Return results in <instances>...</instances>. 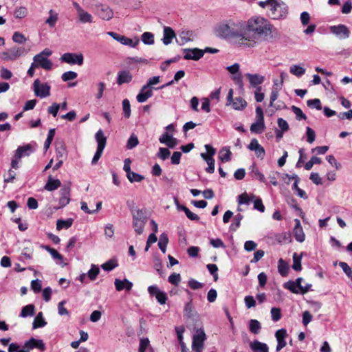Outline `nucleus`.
Wrapping results in <instances>:
<instances>
[{"mask_svg":"<svg viewBox=\"0 0 352 352\" xmlns=\"http://www.w3.org/2000/svg\"><path fill=\"white\" fill-rule=\"evenodd\" d=\"M231 104L232 105L234 109L237 111H242L246 107L247 102L242 98L237 97L234 100Z\"/></svg>","mask_w":352,"mask_h":352,"instance_id":"nucleus-34","label":"nucleus"},{"mask_svg":"<svg viewBox=\"0 0 352 352\" xmlns=\"http://www.w3.org/2000/svg\"><path fill=\"white\" fill-rule=\"evenodd\" d=\"M47 324V322L44 320L43 317V313L39 312L36 316L35 317L34 322L32 323V328L37 329L40 327H43Z\"/></svg>","mask_w":352,"mask_h":352,"instance_id":"nucleus-35","label":"nucleus"},{"mask_svg":"<svg viewBox=\"0 0 352 352\" xmlns=\"http://www.w3.org/2000/svg\"><path fill=\"white\" fill-rule=\"evenodd\" d=\"M107 34L111 36L113 39L118 41L120 43L124 45H129L132 47H135L139 43V39H136L135 41H133L132 39L127 38L124 36L120 35L113 32H108Z\"/></svg>","mask_w":352,"mask_h":352,"instance_id":"nucleus-15","label":"nucleus"},{"mask_svg":"<svg viewBox=\"0 0 352 352\" xmlns=\"http://www.w3.org/2000/svg\"><path fill=\"white\" fill-rule=\"evenodd\" d=\"M245 76L249 80L250 84L252 87H255L257 91H261L262 88L259 85L265 80L263 76L258 74L248 73L245 74Z\"/></svg>","mask_w":352,"mask_h":352,"instance_id":"nucleus-16","label":"nucleus"},{"mask_svg":"<svg viewBox=\"0 0 352 352\" xmlns=\"http://www.w3.org/2000/svg\"><path fill=\"white\" fill-rule=\"evenodd\" d=\"M206 338V333L203 329H199L192 337V349L195 352H201L204 348V343Z\"/></svg>","mask_w":352,"mask_h":352,"instance_id":"nucleus-9","label":"nucleus"},{"mask_svg":"<svg viewBox=\"0 0 352 352\" xmlns=\"http://www.w3.org/2000/svg\"><path fill=\"white\" fill-rule=\"evenodd\" d=\"M287 336V330L285 329H280L276 331L275 337L277 340L276 351H280L283 348L286 346V342L285 339Z\"/></svg>","mask_w":352,"mask_h":352,"instance_id":"nucleus-20","label":"nucleus"},{"mask_svg":"<svg viewBox=\"0 0 352 352\" xmlns=\"http://www.w3.org/2000/svg\"><path fill=\"white\" fill-rule=\"evenodd\" d=\"M73 219L69 218L66 220L58 219L56 221V229L60 230L63 228L67 229L70 228L73 223Z\"/></svg>","mask_w":352,"mask_h":352,"instance_id":"nucleus-36","label":"nucleus"},{"mask_svg":"<svg viewBox=\"0 0 352 352\" xmlns=\"http://www.w3.org/2000/svg\"><path fill=\"white\" fill-rule=\"evenodd\" d=\"M295 227L293 230L294 236L298 242L302 243L305 239V235L303 232L300 221L296 219H295Z\"/></svg>","mask_w":352,"mask_h":352,"instance_id":"nucleus-22","label":"nucleus"},{"mask_svg":"<svg viewBox=\"0 0 352 352\" xmlns=\"http://www.w3.org/2000/svg\"><path fill=\"white\" fill-rule=\"evenodd\" d=\"M217 36L225 38H239L243 41L250 38L245 30V21L230 19L223 21L215 28Z\"/></svg>","mask_w":352,"mask_h":352,"instance_id":"nucleus-2","label":"nucleus"},{"mask_svg":"<svg viewBox=\"0 0 352 352\" xmlns=\"http://www.w3.org/2000/svg\"><path fill=\"white\" fill-rule=\"evenodd\" d=\"M28 10L25 7H19L14 10V16L16 19H23L26 16Z\"/></svg>","mask_w":352,"mask_h":352,"instance_id":"nucleus-51","label":"nucleus"},{"mask_svg":"<svg viewBox=\"0 0 352 352\" xmlns=\"http://www.w3.org/2000/svg\"><path fill=\"white\" fill-rule=\"evenodd\" d=\"M231 155L232 153L229 147L224 146L219 151V159L222 162H228L231 160Z\"/></svg>","mask_w":352,"mask_h":352,"instance_id":"nucleus-33","label":"nucleus"},{"mask_svg":"<svg viewBox=\"0 0 352 352\" xmlns=\"http://www.w3.org/2000/svg\"><path fill=\"white\" fill-rule=\"evenodd\" d=\"M289 72L297 77H301L305 73V69L298 65H293L289 68Z\"/></svg>","mask_w":352,"mask_h":352,"instance_id":"nucleus-40","label":"nucleus"},{"mask_svg":"<svg viewBox=\"0 0 352 352\" xmlns=\"http://www.w3.org/2000/svg\"><path fill=\"white\" fill-rule=\"evenodd\" d=\"M61 185V182L58 179H54L51 175L47 178V181L44 188L47 191H54L58 189Z\"/></svg>","mask_w":352,"mask_h":352,"instance_id":"nucleus-28","label":"nucleus"},{"mask_svg":"<svg viewBox=\"0 0 352 352\" xmlns=\"http://www.w3.org/2000/svg\"><path fill=\"white\" fill-rule=\"evenodd\" d=\"M26 51L23 47L14 46L1 54L0 58L4 60H15L24 56Z\"/></svg>","mask_w":352,"mask_h":352,"instance_id":"nucleus-8","label":"nucleus"},{"mask_svg":"<svg viewBox=\"0 0 352 352\" xmlns=\"http://www.w3.org/2000/svg\"><path fill=\"white\" fill-rule=\"evenodd\" d=\"M114 284L116 290L119 292L123 289H126L127 292H129L131 290L133 287V283L129 281L126 278H124L123 280L116 278L115 280Z\"/></svg>","mask_w":352,"mask_h":352,"instance_id":"nucleus-26","label":"nucleus"},{"mask_svg":"<svg viewBox=\"0 0 352 352\" xmlns=\"http://www.w3.org/2000/svg\"><path fill=\"white\" fill-rule=\"evenodd\" d=\"M34 151V148L30 144L19 146L15 153V157L21 159L23 157L29 156Z\"/></svg>","mask_w":352,"mask_h":352,"instance_id":"nucleus-23","label":"nucleus"},{"mask_svg":"<svg viewBox=\"0 0 352 352\" xmlns=\"http://www.w3.org/2000/svg\"><path fill=\"white\" fill-rule=\"evenodd\" d=\"M183 51L184 53V58L185 60H199L204 55V52L198 48H186L184 49Z\"/></svg>","mask_w":352,"mask_h":352,"instance_id":"nucleus-14","label":"nucleus"},{"mask_svg":"<svg viewBox=\"0 0 352 352\" xmlns=\"http://www.w3.org/2000/svg\"><path fill=\"white\" fill-rule=\"evenodd\" d=\"M307 104L310 108H316L317 110L322 109V105H321L320 100L318 98L308 100L307 101Z\"/></svg>","mask_w":352,"mask_h":352,"instance_id":"nucleus-55","label":"nucleus"},{"mask_svg":"<svg viewBox=\"0 0 352 352\" xmlns=\"http://www.w3.org/2000/svg\"><path fill=\"white\" fill-rule=\"evenodd\" d=\"M34 94L36 96L45 98L50 95L51 87L47 82H42L38 78L32 85Z\"/></svg>","mask_w":352,"mask_h":352,"instance_id":"nucleus-6","label":"nucleus"},{"mask_svg":"<svg viewBox=\"0 0 352 352\" xmlns=\"http://www.w3.org/2000/svg\"><path fill=\"white\" fill-rule=\"evenodd\" d=\"M71 188L69 185H65L60 190V197L59 199V206L58 208H63L70 201Z\"/></svg>","mask_w":352,"mask_h":352,"instance_id":"nucleus-19","label":"nucleus"},{"mask_svg":"<svg viewBox=\"0 0 352 352\" xmlns=\"http://www.w3.org/2000/svg\"><path fill=\"white\" fill-rule=\"evenodd\" d=\"M278 270L280 274L283 276H285L288 274V265L287 263L282 258H280L278 262Z\"/></svg>","mask_w":352,"mask_h":352,"instance_id":"nucleus-41","label":"nucleus"},{"mask_svg":"<svg viewBox=\"0 0 352 352\" xmlns=\"http://www.w3.org/2000/svg\"><path fill=\"white\" fill-rule=\"evenodd\" d=\"M95 138L98 143V147L97 151L95 153V155L91 161L92 164H96L100 158V157L102 156V152L105 148L107 142V138L101 129L97 131V133L95 135Z\"/></svg>","mask_w":352,"mask_h":352,"instance_id":"nucleus-7","label":"nucleus"},{"mask_svg":"<svg viewBox=\"0 0 352 352\" xmlns=\"http://www.w3.org/2000/svg\"><path fill=\"white\" fill-rule=\"evenodd\" d=\"M272 319L274 322L278 321L281 318V311L279 308L273 307L271 309Z\"/></svg>","mask_w":352,"mask_h":352,"instance_id":"nucleus-60","label":"nucleus"},{"mask_svg":"<svg viewBox=\"0 0 352 352\" xmlns=\"http://www.w3.org/2000/svg\"><path fill=\"white\" fill-rule=\"evenodd\" d=\"M170 155V151L166 148H160L159 151L157 153V157L162 160H165L169 157Z\"/></svg>","mask_w":352,"mask_h":352,"instance_id":"nucleus-58","label":"nucleus"},{"mask_svg":"<svg viewBox=\"0 0 352 352\" xmlns=\"http://www.w3.org/2000/svg\"><path fill=\"white\" fill-rule=\"evenodd\" d=\"M173 38H176V34L173 29L170 27H164L162 41L165 45H168L172 43Z\"/></svg>","mask_w":352,"mask_h":352,"instance_id":"nucleus-24","label":"nucleus"},{"mask_svg":"<svg viewBox=\"0 0 352 352\" xmlns=\"http://www.w3.org/2000/svg\"><path fill=\"white\" fill-rule=\"evenodd\" d=\"M205 148L207 153H201V157L206 162L208 157H213L216 153V150L210 144H206Z\"/></svg>","mask_w":352,"mask_h":352,"instance_id":"nucleus-43","label":"nucleus"},{"mask_svg":"<svg viewBox=\"0 0 352 352\" xmlns=\"http://www.w3.org/2000/svg\"><path fill=\"white\" fill-rule=\"evenodd\" d=\"M73 6L75 8L78 21L80 23H94L93 16L85 10L77 2H73Z\"/></svg>","mask_w":352,"mask_h":352,"instance_id":"nucleus-11","label":"nucleus"},{"mask_svg":"<svg viewBox=\"0 0 352 352\" xmlns=\"http://www.w3.org/2000/svg\"><path fill=\"white\" fill-rule=\"evenodd\" d=\"M25 347L28 348L30 351L34 348L38 349L41 351H44L45 349V344L42 340H38L34 338L25 342Z\"/></svg>","mask_w":352,"mask_h":352,"instance_id":"nucleus-27","label":"nucleus"},{"mask_svg":"<svg viewBox=\"0 0 352 352\" xmlns=\"http://www.w3.org/2000/svg\"><path fill=\"white\" fill-rule=\"evenodd\" d=\"M301 255H298L296 252L293 254V265L292 268L295 271H300L301 267Z\"/></svg>","mask_w":352,"mask_h":352,"instance_id":"nucleus-44","label":"nucleus"},{"mask_svg":"<svg viewBox=\"0 0 352 352\" xmlns=\"http://www.w3.org/2000/svg\"><path fill=\"white\" fill-rule=\"evenodd\" d=\"M331 34H334L340 39H346L349 37L350 31L346 25L340 24L338 25H332L329 28Z\"/></svg>","mask_w":352,"mask_h":352,"instance_id":"nucleus-12","label":"nucleus"},{"mask_svg":"<svg viewBox=\"0 0 352 352\" xmlns=\"http://www.w3.org/2000/svg\"><path fill=\"white\" fill-rule=\"evenodd\" d=\"M277 124L279 127V130L283 131H287L289 130V124L287 122L284 120L283 118H278L277 120Z\"/></svg>","mask_w":352,"mask_h":352,"instance_id":"nucleus-64","label":"nucleus"},{"mask_svg":"<svg viewBox=\"0 0 352 352\" xmlns=\"http://www.w3.org/2000/svg\"><path fill=\"white\" fill-rule=\"evenodd\" d=\"M182 210L185 212L189 219L192 221H198L199 219V216L191 212L187 207H182Z\"/></svg>","mask_w":352,"mask_h":352,"instance_id":"nucleus-62","label":"nucleus"},{"mask_svg":"<svg viewBox=\"0 0 352 352\" xmlns=\"http://www.w3.org/2000/svg\"><path fill=\"white\" fill-rule=\"evenodd\" d=\"M141 39L145 45H153L154 43V35L151 32H144L142 34Z\"/></svg>","mask_w":352,"mask_h":352,"instance_id":"nucleus-45","label":"nucleus"},{"mask_svg":"<svg viewBox=\"0 0 352 352\" xmlns=\"http://www.w3.org/2000/svg\"><path fill=\"white\" fill-rule=\"evenodd\" d=\"M253 352H269V348L265 343L255 340L250 344Z\"/></svg>","mask_w":352,"mask_h":352,"instance_id":"nucleus-32","label":"nucleus"},{"mask_svg":"<svg viewBox=\"0 0 352 352\" xmlns=\"http://www.w3.org/2000/svg\"><path fill=\"white\" fill-rule=\"evenodd\" d=\"M168 243V237L166 233H162L160 236L158 246L163 253L166 252V246Z\"/></svg>","mask_w":352,"mask_h":352,"instance_id":"nucleus-39","label":"nucleus"},{"mask_svg":"<svg viewBox=\"0 0 352 352\" xmlns=\"http://www.w3.org/2000/svg\"><path fill=\"white\" fill-rule=\"evenodd\" d=\"M339 265L342 269L343 272L346 274L347 277L352 280V270L349 265L345 262H340Z\"/></svg>","mask_w":352,"mask_h":352,"instance_id":"nucleus-59","label":"nucleus"},{"mask_svg":"<svg viewBox=\"0 0 352 352\" xmlns=\"http://www.w3.org/2000/svg\"><path fill=\"white\" fill-rule=\"evenodd\" d=\"M122 109L124 117L129 118L131 116V104L129 100L126 98L122 101Z\"/></svg>","mask_w":352,"mask_h":352,"instance_id":"nucleus-49","label":"nucleus"},{"mask_svg":"<svg viewBox=\"0 0 352 352\" xmlns=\"http://www.w3.org/2000/svg\"><path fill=\"white\" fill-rule=\"evenodd\" d=\"M118 266L116 261L113 260H109L107 262L103 263L101 267L105 271H111Z\"/></svg>","mask_w":352,"mask_h":352,"instance_id":"nucleus-56","label":"nucleus"},{"mask_svg":"<svg viewBox=\"0 0 352 352\" xmlns=\"http://www.w3.org/2000/svg\"><path fill=\"white\" fill-rule=\"evenodd\" d=\"M38 68L41 67L45 70H51L53 63L47 57L42 56L41 54H36L33 57L32 62Z\"/></svg>","mask_w":352,"mask_h":352,"instance_id":"nucleus-13","label":"nucleus"},{"mask_svg":"<svg viewBox=\"0 0 352 352\" xmlns=\"http://www.w3.org/2000/svg\"><path fill=\"white\" fill-rule=\"evenodd\" d=\"M249 328L251 333L258 334L261 329V324L256 319H251L249 322Z\"/></svg>","mask_w":352,"mask_h":352,"instance_id":"nucleus-37","label":"nucleus"},{"mask_svg":"<svg viewBox=\"0 0 352 352\" xmlns=\"http://www.w3.org/2000/svg\"><path fill=\"white\" fill-rule=\"evenodd\" d=\"M97 12L99 17L102 20L109 21L113 16V12L112 9L107 5H98Z\"/></svg>","mask_w":352,"mask_h":352,"instance_id":"nucleus-18","label":"nucleus"},{"mask_svg":"<svg viewBox=\"0 0 352 352\" xmlns=\"http://www.w3.org/2000/svg\"><path fill=\"white\" fill-rule=\"evenodd\" d=\"M192 41V33L189 31H182L179 33L178 38H176V42L179 45H184L186 43Z\"/></svg>","mask_w":352,"mask_h":352,"instance_id":"nucleus-30","label":"nucleus"},{"mask_svg":"<svg viewBox=\"0 0 352 352\" xmlns=\"http://www.w3.org/2000/svg\"><path fill=\"white\" fill-rule=\"evenodd\" d=\"M77 73L73 71H68L62 74L61 78L64 82L74 80L77 78Z\"/></svg>","mask_w":352,"mask_h":352,"instance_id":"nucleus-53","label":"nucleus"},{"mask_svg":"<svg viewBox=\"0 0 352 352\" xmlns=\"http://www.w3.org/2000/svg\"><path fill=\"white\" fill-rule=\"evenodd\" d=\"M153 96L152 88H148V86L144 85L140 93L138 94L136 98L138 102L143 103L146 102L149 98Z\"/></svg>","mask_w":352,"mask_h":352,"instance_id":"nucleus-25","label":"nucleus"},{"mask_svg":"<svg viewBox=\"0 0 352 352\" xmlns=\"http://www.w3.org/2000/svg\"><path fill=\"white\" fill-rule=\"evenodd\" d=\"M133 76L129 71H120L118 74L117 83L121 85L124 83H129L132 80Z\"/></svg>","mask_w":352,"mask_h":352,"instance_id":"nucleus-29","label":"nucleus"},{"mask_svg":"<svg viewBox=\"0 0 352 352\" xmlns=\"http://www.w3.org/2000/svg\"><path fill=\"white\" fill-rule=\"evenodd\" d=\"M162 144H166L168 148H173L177 145V140L168 132L164 133L159 138Z\"/></svg>","mask_w":352,"mask_h":352,"instance_id":"nucleus-21","label":"nucleus"},{"mask_svg":"<svg viewBox=\"0 0 352 352\" xmlns=\"http://www.w3.org/2000/svg\"><path fill=\"white\" fill-rule=\"evenodd\" d=\"M243 216L241 214H236L234 218V222L230 226V229L232 230H236L239 228L241 225V221L243 219Z\"/></svg>","mask_w":352,"mask_h":352,"instance_id":"nucleus-57","label":"nucleus"},{"mask_svg":"<svg viewBox=\"0 0 352 352\" xmlns=\"http://www.w3.org/2000/svg\"><path fill=\"white\" fill-rule=\"evenodd\" d=\"M99 273V267L97 265L92 264L91 265V269L87 272V276L91 280H95Z\"/></svg>","mask_w":352,"mask_h":352,"instance_id":"nucleus-46","label":"nucleus"},{"mask_svg":"<svg viewBox=\"0 0 352 352\" xmlns=\"http://www.w3.org/2000/svg\"><path fill=\"white\" fill-rule=\"evenodd\" d=\"M184 316L187 318H195L197 317V313L195 311L191 301L187 302L184 309Z\"/></svg>","mask_w":352,"mask_h":352,"instance_id":"nucleus-31","label":"nucleus"},{"mask_svg":"<svg viewBox=\"0 0 352 352\" xmlns=\"http://www.w3.org/2000/svg\"><path fill=\"white\" fill-rule=\"evenodd\" d=\"M139 144L138 137L135 134H132L129 138L126 144V148L128 149H132Z\"/></svg>","mask_w":352,"mask_h":352,"instance_id":"nucleus-50","label":"nucleus"},{"mask_svg":"<svg viewBox=\"0 0 352 352\" xmlns=\"http://www.w3.org/2000/svg\"><path fill=\"white\" fill-rule=\"evenodd\" d=\"M49 14L50 16L46 19L45 23L53 28L55 26L58 20V14L54 13L53 10H50Z\"/></svg>","mask_w":352,"mask_h":352,"instance_id":"nucleus-47","label":"nucleus"},{"mask_svg":"<svg viewBox=\"0 0 352 352\" xmlns=\"http://www.w3.org/2000/svg\"><path fill=\"white\" fill-rule=\"evenodd\" d=\"M258 5L266 9L267 16L274 21L284 20L289 14V7L282 0H266L260 1Z\"/></svg>","mask_w":352,"mask_h":352,"instance_id":"nucleus-3","label":"nucleus"},{"mask_svg":"<svg viewBox=\"0 0 352 352\" xmlns=\"http://www.w3.org/2000/svg\"><path fill=\"white\" fill-rule=\"evenodd\" d=\"M12 40L14 43L23 44L26 41V38L23 34L15 32L12 35Z\"/></svg>","mask_w":352,"mask_h":352,"instance_id":"nucleus-54","label":"nucleus"},{"mask_svg":"<svg viewBox=\"0 0 352 352\" xmlns=\"http://www.w3.org/2000/svg\"><path fill=\"white\" fill-rule=\"evenodd\" d=\"M245 34L250 37L246 41H254L262 38L271 41L278 36V30L266 18L261 16H254L245 21Z\"/></svg>","mask_w":352,"mask_h":352,"instance_id":"nucleus-1","label":"nucleus"},{"mask_svg":"<svg viewBox=\"0 0 352 352\" xmlns=\"http://www.w3.org/2000/svg\"><path fill=\"white\" fill-rule=\"evenodd\" d=\"M240 65L239 63H234L230 66H228L226 69L232 74L233 76L232 77V80L238 84L239 86H243V80L241 73L239 71Z\"/></svg>","mask_w":352,"mask_h":352,"instance_id":"nucleus-17","label":"nucleus"},{"mask_svg":"<svg viewBox=\"0 0 352 352\" xmlns=\"http://www.w3.org/2000/svg\"><path fill=\"white\" fill-rule=\"evenodd\" d=\"M60 60L62 62L69 65H78L79 66L83 64L84 56L82 54H75L67 52L62 55Z\"/></svg>","mask_w":352,"mask_h":352,"instance_id":"nucleus-10","label":"nucleus"},{"mask_svg":"<svg viewBox=\"0 0 352 352\" xmlns=\"http://www.w3.org/2000/svg\"><path fill=\"white\" fill-rule=\"evenodd\" d=\"M34 314V306L33 305H28L22 308L20 316L25 318L32 316Z\"/></svg>","mask_w":352,"mask_h":352,"instance_id":"nucleus-42","label":"nucleus"},{"mask_svg":"<svg viewBox=\"0 0 352 352\" xmlns=\"http://www.w3.org/2000/svg\"><path fill=\"white\" fill-rule=\"evenodd\" d=\"M265 129L264 121L256 120V122L252 124L250 131L255 133H261Z\"/></svg>","mask_w":352,"mask_h":352,"instance_id":"nucleus-38","label":"nucleus"},{"mask_svg":"<svg viewBox=\"0 0 352 352\" xmlns=\"http://www.w3.org/2000/svg\"><path fill=\"white\" fill-rule=\"evenodd\" d=\"M302 278H298L295 281L289 280L284 284V287L294 294H307L311 287V284L302 285Z\"/></svg>","mask_w":352,"mask_h":352,"instance_id":"nucleus-5","label":"nucleus"},{"mask_svg":"<svg viewBox=\"0 0 352 352\" xmlns=\"http://www.w3.org/2000/svg\"><path fill=\"white\" fill-rule=\"evenodd\" d=\"M292 110L295 113L296 119L298 120L307 119L306 115L302 111V110L299 107L293 105L292 106Z\"/></svg>","mask_w":352,"mask_h":352,"instance_id":"nucleus-52","label":"nucleus"},{"mask_svg":"<svg viewBox=\"0 0 352 352\" xmlns=\"http://www.w3.org/2000/svg\"><path fill=\"white\" fill-rule=\"evenodd\" d=\"M128 179L130 181V182L133 183V182H142L144 179V177L142 175H140L138 173H136L135 172H133L131 171L130 173H129L127 175H126Z\"/></svg>","mask_w":352,"mask_h":352,"instance_id":"nucleus-48","label":"nucleus"},{"mask_svg":"<svg viewBox=\"0 0 352 352\" xmlns=\"http://www.w3.org/2000/svg\"><path fill=\"white\" fill-rule=\"evenodd\" d=\"M45 248L54 259L59 260L60 261H63L62 255L60 254L55 249L49 246H46Z\"/></svg>","mask_w":352,"mask_h":352,"instance_id":"nucleus-63","label":"nucleus"},{"mask_svg":"<svg viewBox=\"0 0 352 352\" xmlns=\"http://www.w3.org/2000/svg\"><path fill=\"white\" fill-rule=\"evenodd\" d=\"M181 281V276L177 273H173L168 276V282L174 285H178Z\"/></svg>","mask_w":352,"mask_h":352,"instance_id":"nucleus-61","label":"nucleus"},{"mask_svg":"<svg viewBox=\"0 0 352 352\" xmlns=\"http://www.w3.org/2000/svg\"><path fill=\"white\" fill-rule=\"evenodd\" d=\"M132 226L136 234L140 235L143 233L145 225L148 221V217L145 210L132 209Z\"/></svg>","mask_w":352,"mask_h":352,"instance_id":"nucleus-4","label":"nucleus"}]
</instances>
